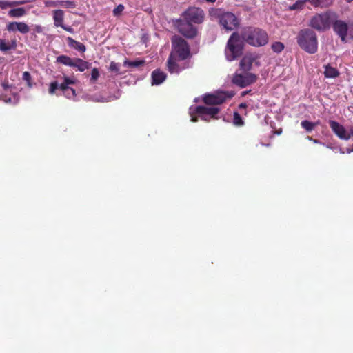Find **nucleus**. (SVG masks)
Instances as JSON below:
<instances>
[{"mask_svg":"<svg viewBox=\"0 0 353 353\" xmlns=\"http://www.w3.org/2000/svg\"><path fill=\"white\" fill-rule=\"evenodd\" d=\"M241 35L245 43L254 47L264 46L269 41L267 32L257 27H244L241 30Z\"/></svg>","mask_w":353,"mask_h":353,"instance_id":"obj_1","label":"nucleus"},{"mask_svg":"<svg viewBox=\"0 0 353 353\" xmlns=\"http://www.w3.org/2000/svg\"><path fill=\"white\" fill-rule=\"evenodd\" d=\"M299 47L309 54H314L318 50L316 34L311 29L301 30L296 37Z\"/></svg>","mask_w":353,"mask_h":353,"instance_id":"obj_2","label":"nucleus"},{"mask_svg":"<svg viewBox=\"0 0 353 353\" xmlns=\"http://www.w3.org/2000/svg\"><path fill=\"white\" fill-rule=\"evenodd\" d=\"M243 40L239 33L234 32L230 37L227 42L226 57L228 61H233L239 58L243 54L244 47Z\"/></svg>","mask_w":353,"mask_h":353,"instance_id":"obj_3","label":"nucleus"},{"mask_svg":"<svg viewBox=\"0 0 353 353\" xmlns=\"http://www.w3.org/2000/svg\"><path fill=\"white\" fill-rule=\"evenodd\" d=\"M172 50L169 56L185 60L191 57L190 48L188 42L178 35L171 38Z\"/></svg>","mask_w":353,"mask_h":353,"instance_id":"obj_4","label":"nucleus"},{"mask_svg":"<svg viewBox=\"0 0 353 353\" xmlns=\"http://www.w3.org/2000/svg\"><path fill=\"white\" fill-rule=\"evenodd\" d=\"M333 15L334 13L330 11L316 14L311 18L309 26L319 32H324L330 29Z\"/></svg>","mask_w":353,"mask_h":353,"instance_id":"obj_5","label":"nucleus"},{"mask_svg":"<svg viewBox=\"0 0 353 353\" xmlns=\"http://www.w3.org/2000/svg\"><path fill=\"white\" fill-rule=\"evenodd\" d=\"M214 12V15L219 19L220 25L226 31H232L239 27V20L232 12H224L220 9H216Z\"/></svg>","mask_w":353,"mask_h":353,"instance_id":"obj_6","label":"nucleus"},{"mask_svg":"<svg viewBox=\"0 0 353 353\" xmlns=\"http://www.w3.org/2000/svg\"><path fill=\"white\" fill-rule=\"evenodd\" d=\"M183 20L193 24H201L205 19L204 11L195 6H190L187 8L181 14Z\"/></svg>","mask_w":353,"mask_h":353,"instance_id":"obj_7","label":"nucleus"},{"mask_svg":"<svg viewBox=\"0 0 353 353\" xmlns=\"http://www.w3.org/2000/svg\"><path fill=\"white\" fill-rule=\"evenodd\" d=\"M57 62L65 65L76 68L79 72H84L90 68L91 64L80 58L72 59L67 55H60L57 57Z\"/></svg>","mask_w":353,"mask_h":353,"instance_id":"obj_8","label":"nucleus"},{"mask_svg":"<svg viewBox=\"0 0 353 353\" xmlns=\"http://www.w3.org/2000/svg\"><path fill=\"white\" fill-rule=\"evenodd\" d=\"M192 64L190 60H181L179 58L169 56L167 61V68L171 74H179L182 71L192 68Z\"/></svg>","mask_w":353,"mask_h":353,"instance_id":"obj_9","label":"nucleus"},{"mask_svg":"<svg viewBox=\"0 0 353 353\" xmlns=\"http://www.w3.org/2000/svg\"><path fill=\"white\" fill-rule=\"evenodd\" d=\"M178 32L187 39H194L198 34V29L193 23L183 19L176 21Z\"/></svg>","mask_w":353,"mask_h":353,"instance_id":"obj_10","label":"nucleus"},{"mask_svg":"<svg viewBox=\"0 0 353 353\" xmlns=\"http://www.w3.org/2000/svg\"><path fill=\"white\" fill-rule=\"evenodd\" d=\"M233 96V93L220 92L215 94H205L203 98V101L207 105H220L223 103L228 99H231Z\"/></svg>","mask_w":353,"mask_h":353,"instance_id":"obj_11","label":"nucleus"},{"mask_svg":"<svg viewBox=\"0 0 353 353\" xmlns=\"http://www.w3.org/2000/svg\"><path fill=\"white\" fill-rule=\"evenodd\" d=\"M220 112V108L217 107H205L199 105L195 108L194 113L198 114L201 119L205 121H210V118L217 119L216 115Z\"/></svg>","mask_w":353,"mask_h":353,"instance_id":"obj_12","label":"nucleus"},{"mask_svg":"<svg viewBox=\"0 0 353 353\" xmlns=\"http://www.w3.org/2000/svg\"><path fill=\"white\" fill-rule=\"evenodd\" d=\"M256 79V75L252 73H245V74H236L232 79V82L241 88H245L254 83Z\"/></svg>","mask_w":353,"mask_h":353,"instance_id":"obj_13","label":"nucleus"},{"mask_svg":"<svg viewBox=\"0 0 353 353\" xmlns=\"http://www.w3.org/2000/svg\"><path fill=\"white\" fill-rule=\"evenodd\" d=\"M329 125L334 134L341 140L347 141L351 138V132H347L345 127L337 121L330 120Z\"/></svg>","mask_w":353,"mask_h":353,"instance_id":"obj_14","label":"nucleus"},{"mask_svg":"<svg viewBox=\"0 0 353 353\" xmlns=\"http://www.w3.org/2000/svg\"><path fill=\"white\" fill-rule=\"evenodd\" d=\"M332 27L334 31L341 38V40L343 42H345L348 31L347 24L341 20H336L333 23Z\"/></svg>","mask_w":353,"mask_h":353,"instance_id":"obj_15","label":"nucleus"},{"mask_svg":"<svg viewBox=\"0 0 353 353\" xmlns=\"http://www.w3.org/2000/svg\"><path fill=\"white\" fill-rule=\"evenodd\" d=\"M6 30L10 32L18 31L25 34L30 32V28L25 22L12 21L6 25Z\"/></svg>","mask_w":353,"mask_h":353,"instance_id":"obj_16","label":"nucleus"},{"mask_svg":"<svg viewBox=\"0 0 353 353\" xmlns=\"http://www.w3.org/2000/svg\"><path fill=\"white\" fill-rule=\"evenodd\" d=\"M166 79V74L160 70H154L152 73V85H159Z\"/></svg>","mask_w":353,"mask_h":353,"instance_id":"obj_17","label":"nucleus"},{"mask_svg":"<svg viewBox=\"0 0 353 353\" xmlns=\"http://www.w3.org/2000/svg\"><path fill=\"white\" fill-rule=\"evenodd\" d=\"M254 58L252 56H244L240 61V68L244 72L250 71L252 69Z\"/></svg>","mask_w":353,"mask_h":353,"instance_id":"obj_18","label":"nucleus"},{"mask_svg":"<svg viewBox=\"0 0 353 353\" xmlns=\"http://www.w3.org/2000/svg\"><path fill=\"white\" fill-rule=\"evenodd\" d=\"M67 42L70 48H72L81 52H84L86 50V47L83 43L74 40L70 37L67 38Z\"/></svg>","mask_w":353,"mask_h":353,"instance_id":"obj_19","label":"nucleus"},{"mask_svg":"<svg viewBox=\"0 0 353 353\" xmlns=\"http://www.w3.org/2000/svg\"><path fill=\"white\" fill-rule=\"evenodd\" d=\"M54 24L56 27H60L63 23L64 12L62 10H55L53 11Z\"/></svg>","mask_w":353,"mask_h":353,"instance_id":"obj_20","label":"nucleus"},{"mask_svg":"<svg viewBox=\"0 0 353 353\" xmlns=\"http://www.w3.org/2000/svg\"><path fill=\"white\" fill-rule=\"evenodd\" d=\"M315 8H325L332 5L334 0H307Z\"/></svg>","mask_w":353,"mask_h":353,"instance_id":"obj_21","label":"nucleus"},{"mask_svg":"<svg viewBox=\"0 0 353 353\" xmlns=\"http://www.w3.org/2000/svg\"><path fill=\"white\" fill-rule=\"evenodd\" d=\"M17 47V41L15 39L12 40L10 43H7L5 40L0 39V50L7 52L11 49H15Z\"/></svg>","mask_w":353,"mask_h":353,"instance_id":"obj_22","label":"nucleus"},{"mask_svg":"<svg viewBox=\"0 0 353 353\" xmlns=\"http://www.w3.org/2000/svg\"><path fill=\"white\" fill-rule=\"evenodd\" d=\"M324 74L327 78H336L339 76V72L336 68L328 65L325 68Z\"/></svg>","mask_w":353,"mask_h":353,"instance_id":"obj_23","label":"nucleus"},{"mask_svg":"<svg viewBox=\"0 0 353 353\" xmlns=\"http://www.w3.org/2000/svg\"><path fill=\"white\" fill-rule=\"evenodd\" d=\"M319 123V121L312 123L307 120H304L301 122V126L307 132H312Z\"/></svg>","mask_w":353,"mask_h":353,"instance_id":"obj_24","label":"nucleus"},{"mask_svg":"<svg viewBox=\"0 0 353 353\" xmlns=\"http://www.w3.org/2000/svg\"><path fill=\"white\" fill-rule=\"evenodd\" d=\"M26 13V10L23 8H17L11 9L8 12V15L11 17H21L24 16Z\"/></svg>","mask_w":353,"mask_h":353,"instance_id":"obj_25","label":"nucleus"},{"mask_svg":"<svg viewBox=\"0 0 353 353\" xmlns=\"http://www.w3.org/2000/svg\"><path fill=\"white\" fill-rule=\"evenodd\" d=\"M145 61L143 60H135V61H128L125 60L123 63L125 66L131 67V68H138L141 65H143Z\"/></svg>","mask_w":353,"mask_h":353,"instance_id":"obj_26","label":"nucleus"},{"mask_svg":"<svg viewBox=\"0 0 353 353\" xmlns=\"http://www.w3.org/2000/svg\"><path fill=\"white\" fill-rule=\"evenodd\" d=\"M284 48V44L280 41H275L272 43L271 45V49L272 50L273 52L276 53L281 52L283 50Z\"/></svg>","mask_w":353,"mask_h":353,"instance_id":"obj_27","label":"nucleus"},{"mask_svg":"<svg viewBox=\"0 0 353 353\" xmlns=\"http://www.w3.org/2000/svg\"><path fill=\"white\" fill-rule=\"evenodd\" d=\"M55 6H61L63 8H74L76 7V3L72 1H58L54 3Z\"/></svg>","mask_w":353,"mask_h":353,"instance_id":"obj_28","label":"nucleus"},{"mask_svg":"<svg viewBox=\"0 0 353 353\" xmlns=\"http://www.w3.org/2000/svg\"><path fill=\"white\" fill-rule=\"evenodd\" d=\"M308 2L307 0H297L292 6H290V10H294L297 9H302L305 3Z\"/></svg>","mask_w":353,"mask_h":353,"instance_id":"obj_29","label":"nucleus"},{"mask_svg":"<svg viewBox=\"0 0 353 353\" xmlns=\"http://www.w3.org/2000/svg\"><path fill=\"white\" fill-rule=\"evenodd\" d=\"M233 123L237 126H241L244 124L242 117L237 112H234Z\"/></svg>","mask_w":353,"mask_h":353,"instance_id":"obj_30","label":"nucleus"},{"mask_svg":"<svg viewBox=\"0 0 353 353\" xmlns=\"http://www.w3.org/2000/svg\"><path fill=\"white\" fill-rule=\"evenodd\" d=\"M22 79L25 81L27 83V85L29 88H32V77L29 72L26 71L22 74Z\"/></svg>","mask_w":353,"mask_h":353,"instance_id":"obj_31","label":"nucleus"},{"mask_svg":"<svg viewBox=\"0 0 353 353\" xmlns=\"http://www.w3.org/2000/svg\"><path fill=\"white\" fill-rule=\"evenodd\" d=\"M99 75L100 74L99 70L96 68H93L91 72L90 83H95L97 80L99 79Z\"/></svg>","mask_w":353,"mask_h":353,"instance_id":"obj_32","label":"nucleus"},{"mask_svg":"<svg viewBox=\"0 0 353 353\" xmlns=\"http://www.w3.org/2000/svg\"><path fill=\"white\" fill-rule=\"evenodd\" d=\"M59 88L63 92L67 91L68 90H70L73 96L76 95L75 90L71 88H69L68 85L65 83H62L60 85H59Z\"/></svg>","mask_w":353,"mask_h":353,"instance_id":"obj_33","label":"nucleus"},{"mask_svg":"<svg viewBox=\"0 0 353 353\" xmlns=\"http://www.w3.org/2000/svg\"><path fill=\"white\" fill-rule=\"evenodd\" d=\"M59 88V84L57 81H53L50 83L49 88V93L50 94H53L55 92V90Z\"/></svg>","mask_w":353,"mask_h":353,"instance_id":"obj_34","label":"nucleus"},{"mask_svg":"<svg viewBox=\"0 0 353 353\" xmlns=\"http://www.w3.org/2000/svg\"><path fill=\"white\" fill-rule=\"evenodd\" d=\"M110 70L112 72H114L116 74H119V64L112 61L109 68Z\"/></svg>","mask_w":353,"mask_h":353,"instance_id":"obj_35","label":"nucleus"},{"mask_svg":"<svg viewBox=\"0 0 353 353\" xmlns=\"http://www.w3.org/2000/svg\"><path fill=\"white\" fill-rule=\"evenodd\" d=\"M124 10V6L122 4L118 5L116 8L113 10V14L114 16H119L121 14V12Z\"/></svg>","mask_w":353,"mask_h":353,"instance_id":"obj_36","label":"nucleus"},{"mask_svg":"<svg viewBox=\"0 0 353 353\" xmlns=\"http://www.w3.org/2000/svg\"><path fill=\"white\" fill-rule=\"evenodd\" d=\"M33 31L36 33H42L43 28L41 25H34L32 28Z\"/></svg>","mask_w":353,"mask_h":353,"instance_id":"obj_37","label":"nucleus"},{"mask_svg":"<svg viewBox=\"0 0 353 353\" xmlns=\"http://www.w3.org/2000/svg\"><path fill=\"white\" fill-rule=\"evenodd\" d=\"M64 82L68 85H72V84H74L75 83V81H74L73 79H71L70 78L68 77H64Z\"/></svg>","mask_w":353,"mask_h":353,"instance_id":"obj_38","label":"nucleus"},{"mask_svg":"<svg viewBox=\"0 0 353 353\" xmlns=\"http://www.w3.org/2000/svg\"><path fill=\"white\" fill-rule=\"evenodd\" d=\"M10 6V3L6 1H0V8L3 9Z\"/></svg>","mask_w":353,"mask_h":353,"instance_id":"obj_39","label":"nucleus"},{"mask_svg":"<svg viewBox=\"0 0 353 353\" xmlns=\"http://www.w3.org/2000/svg\"><path fill=\"white\" fill-rule=\"evenodd\" d=\"M1 86L3 88V89L4 90H7L10 88V84H9V82L8 81H4L3 82L1 83Z\"/></svg>","mask_w":353,"mask_h":353,"instance_id":"obj_40","label":"nucleus"},{"mask_svg":"<svg viewBox=\"0 0 353 353\" xmlns=\"http://www.w3.org/2000/svg\"><path fill=\"white\" fill-rule=\"evenodd\" d=\"M60 27H61L63 29H64L65 30H66L69 32L72 33L74 32L73 28H71L70 26H65L64 24H63Z\"/></svg>","mask_w":353,"mask_h":353,"instance_id":"obj_41","label":"nucleus"},{"mask_svg":"<svg viewBox=\"0 0 353 353\" xmlns=\"http://www.w3.org/2000/svg\"><path fill=\"white\" fill-rule=\"evenodd\" d=\"M247 107H248V105L245 103H241L239 105V109H245Z\"/></svg>","mask_w":353,"mask_h":353,"instance_id":"obj_42","label":"nucleus"},{"mask_svg":"<svg viewBox=\"0 0 353 353\" xmlns=\"http://www.w3.org/2000/svg\"><path fill=\"white\" fill-rule=\"evenodd\" d=\"M308 139H309L310 141H312L313 143H320L319 140H317V139H313V138H312V137H308Z\"/></svg>","mask_w":353,"mask_h":353,"instance_id":"obj_43","label":"nucleus"},{"mask_svg":"<svg viewBox=\"0 0 353 353\" xmlns=\"http://www.w3.org/2000/svg\"><path fill=\"white\" fill-rule=\"evenodd\" d=\"M198 121L197 117L194 116H192L191 121L192 122H196Z\"/></svg>","mask_w":353,"mask_h":353,"instance_id":"obj_44","label":"nucleus"},{"mask_svg":"<svg viewBox=\"0 0 353 353\" xmlns=\"http://www.w3.org/2000/svg\"><path fill=\"white\" fill-rule=\"evenodd\" d=\"M250 92V91H243V92H242V93H241V96H242V97H244V96H245L246 94H248Z\"/></svg>","mask_w":353,"mask_h":353,"instance_id":"obj_45","label":"nucleus"},{"mask_svg":"<svg viewBox=\"0 0 353 353\" xmlns=\"http://www.w3.org/2000/svg\"><path fill=\"white\" fill-rule=\"evenodd\" d=\"M351 137H353V126L350 128Z\"/></svg>","mask_w":353,"mask_h":353,"instance_id":"obj_46","label":"nucleus"},{"mask_svg":"<svg viewBox=\"0 0 353 353\" xmlns=\"http://www.w3.org/2000/svg\"><path fill=\"white\" fill-rule=\"evenodd\" d=\"M207 2H210V3H214L215 2L216 0H205Z\"/></svg>","mask_w":353,"mask_h":353,"instance_id":"obj_47","label":"nucleus"},{"mask_svg":"<svg viewBox=\"0 0 353 353\" xmlns=\"http://www.w3.org/2000/svg\"><path fill=\"white\" fill-rule=\"evenodd\" d=\"M327 148H330V149H333V148L332 146L328 145H327Z\"/></svg>","mask_w":353,"mask_h":353,"instance_id":"obj_48","label":"nucleus"},{"mask_svg":"<svg viewBox=\"0 0 353 353\" xmlns=\"http://www.w3.org/2000/svg\"><path fill=\"white\" fill-rule=\"evenodd\" d=\"M347 2H351L353 0H346Z\"/></svg>","mask_w":353,"mask_h":353,"instance_id":"obj_49","label":"nucleus"},{"mask_svg":"<svg viewBox=\"0 0 353 353\" xmlns=\"http://www.w3.org/2000/svg\"><path fill=\"white\" fill-rule=\"evenodd\" d=\"M340 151H341V152L342 154H344V152H342V151H341V149H340Z\"/></svg>","mask_w":353,"mask_h":353,"instance_id":"obj_50","label":"nucleus"}]
</instances>
